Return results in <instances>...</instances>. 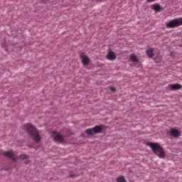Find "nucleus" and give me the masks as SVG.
Wrapping results in <instances>:
<instances>
[{
    "mask_svg": "<svg viewBox=\"0 0 182 182\" xmlns=\"http://www.w3.org/2000/svg\"><path fill=\"white\" fill-rule=\"evenodd\" d=\"M25 130H27L28 134L32 136L34 141L39 143L41 141V136H39V132L36 130V128L34 127L31 124H26L23 126Z\"/></svg>",
    "mask_w": 182,
    "mask_h": 182,
    "instance_id": "obj_1",
    "label": "nucleus"
},
{
    "mask_svg": "<svg viewBox=\"0 0 182 182\" xmlns=\"http://www.w3.org/2000/svg\"><path fill=\"white\" fill-rule=\"evenodd\" d=\"M146 146L151 147L152 151H154L156 156H158L159 159H164L166 157V153L163 149V147L160 146L158 143L148 142Z\"/></svg>",
    "mask_w": 182,
    "mask_h": 182,
    "instance_id": "obj_2",
    "label": "nucleus"
},
{
    "mask_svg": "<svg viewBox=\"0 0 182 182\" xmlns=\"http://www.w3.org/2000/svg\"><path fill=\"white\" fill-rule=\"evenodd\" d=\"M166 26L168 29L182 26V17L171 20L169 22L166 23Z\"/></svg>",
    "mask_w": 182,
    "mask_h": 182,
    "instance_id": "obj_3",
    "label": "nucleus"
},
{
    "mask_svg": "<svg viewBox=\"0 0 182 182\" xmlns=\"http://www.w3.org/2000/svg\"><path fill=\"white\" fill-rule=\"evenodd\" d=\"M102 130H103V125L95 126L92 129H87L86 133L88 134V136H92V134H97V133H102Z\"/></svg>",
    "mask_w": 182,
    "mask_h": 182,
    "instance_id": "obj_4",
    "label": "nucleus"
},
{
    "mask_svg": "<svg viewBox=\"0 0 182 182\" xmlns=\"http://www.w3.org/2000/svg\"><path fill=\"white\" fill-rule=\"evenodd\" d=\"M1 156H4V157H6V159H11V160H15V152L12 150L9 151H0Z\"/></svg>",
    "mask_w": 182,
    "mask_h": 182,
    "instance_id": "obj_5",
    "label": "nucleus"
},
{
    "mask_svg": "<svg viewBox=\"0 0 182 182\" xmlns=\"http://www.w3.org/2000/svg\"><path fill=\"white\" fill-rule=\"evenodd\" d=\"M53 136L54 141H57L58 143H63L65 141L63 136H62L60 134H58L56 132H53Z\"/></svg>",
    "mask_w": 182,
    "mask_h": 182,
    "instance_id": "obj_6",
    "label": "nucleus"
},
{
    "mask_svg": "<svg viewBox=\"0 0 182 182\" xmlns=\"http://www.w3.org/2000/svg\"><path fill=\"white\" fill-rule=\"evenodd\" d=\"M80 58L82 59V65L84 66H87V65L90 63V59L85 53H81Z\"/></svg>",
    "mask_w": 182,
    "mask_h": 182,
    "instance_id": "obj_7",
    "label": "nucleus"
},
{
    "mask_svg": "<svg viewBox=\"0 0 182 182\" xmlns=\"http://www.w3.org/2000/svg\"><path fill=\"white\" fill-rule=\"evenodd\" d=\"M116 53L112 50H109L107 55V59L108 60H116Z\"/></svg>",
    "mask_w": 182,
    "mask_h": 182,
    "instance_id": "obj_8",
    "label": "nucleus"
},
{
    "mask_svg": "<svg viewBox=\"0 0 182 182\" xmlns=\"http://www.w3.org/2000/svg\"><path fill=\"white\" fill-rule=\"evenodd\" d=\"M170 133L173 137H179V136H180V131H178V129H174V128L171 129Z\"/></svg>",
    "mask_w": 182,
    "mask_h": 182,
    "instance_id": "obj_9",
    "label": "nucleus"
},
{
    "mask_svg": "<svg viewBox=\"0 0 182 182\" xmlns=\"http://www.w3.org/2000/svg\"><path fill=\"white\" fill-rule=\"evenodd\" d=\"M168 87H171L172 90H180V89L182 88V86L180 84H171L168 85Z\"/></svg>",
    "mask_w": 182,
    "mask_h": 182,
    "instance_id": "obj_10",
    "label": "nucleus"
},
{
    "mask_svg": "<svg viewBox=\"0 0 182 182\" xmlns=\"http://www.w3.org/2000/svg\"><path fill=\"white\" fill-rule=\"evenodd\" d=\"M146 53L149 58H153L154 56V48H149L146 50Z\"/></svg>",
    "mask_w": 182,
    "mask_h": 182,
    "instance_id": "obj_11",
    "label": "nucleus"
},
{
    "mask_svg": "<svg viewBox=\"0 0 182 182\" xmlns=\"http://www.w3.org/2000/svg\"><path fill=\"white\" fill-rule=\"evenodd\" d=\"M130 59L132 60V62H139V59L136 55L132 54L130 55Z\"/></svg>",
    "mask_w": 182,
    "mask_h": 182,
    "instance_id": "obj_12",
    "label": "nucleus"
},
{
    "mask_svg": "<svg viewBox=\"0 0 182 182\" xmlns=\"http://www.w3.org/2000/svg\"><path fill=\"white\" fill-rule=\"evenodd\" d=\"M117 182H126V179L123 176H120L117 178Z\"/></svg>",
    "mask_w": 182,
    "mask_h": 182,
    "instance_id": "obj_13",
    "label": "nucleus"
},
{
    "mask_svg": "<svg viewBox=\"0 0 182 182\" xmlns=\"http://www.w3.org/2000/svg\"><path fill=\"white\" fill-rule=\"evenodd\" d=\"M161 9V7L160 6V5L159 4L154 5V10L156 11V12L160 11Z\"/></svg>",
    "mask_w": 182,
    "mask_h": 182,
    "instance_id": "obj_14",
    "label": "nucleus"
},
{
    "mask_svg": "<svg viewBox=\"0 0 182 182\" xmlns=\"http://www.w3.org/2000/svg\"><path fill=\"white\" fill-rule=\"evenodd\" d=\"M20 159L21 160H26V159H28V156L25 155V154H23L20 156Z\"/></svg>",
    "mask_w": 182,
    "mask_h": 182,
    "instance_id": "obj_15",
    "label": "nucleus"
},
{
    "mask_svg": "<svg viewBox=\"0 0 182 182\" xmlns=\"http://www.w3.org/2000/svg\"><path fill=\"white\" fill-rule=\"evenodd\" d=\"M111 92H116V88L112 87L111 88Z\"/></svg>",
    "mask_w": 182,
    "mask_h": 182,
    "instance_id": "obj_16",
    "label": "nucleus"
},
{
    "mask_svg": "<svg viewBox=\"0 0 182 182\" xmlns=\"http://www.w3.org/2000/svg\"><path fill=\"white\" fill-rule=\"evenodd\" d=\"M147 1V2H154V1H156V0H146Z\"/></svg>",
    "mask_w": 182,
    "mask_h": 182,
    "instance_id": "obj_17",
    "label": "nucleus"
},
{
    "mask_svg": "<svg viewBox=\"0 0 182 182\" xmlns=\"http://www.w3.org/2000/svg\"><path fill=\"white\" fill-rule=\"evenodd\" d=\"M97 2H102V1H103V0H97Z\"/></svg>",
    "mask_w": 182,
    "mask_h": 182,
    "instance_id": "obj_18",
    "label": "nucleus"
},
{
    "mask_svg": "<svg viewBox=\"0 0 182 182\" xmlns=\"http://www.w3.org/2000/svg\"><path fill=\"white\" fill-rule=\"evenodd\" d=\"M70 177H75V175H70Z\"/></svg>",
    "mask_w": 182,
    "mask_h": 182,
    "instance_id": "obj_19",
    "label": "nucleus"
}]
</instances>
